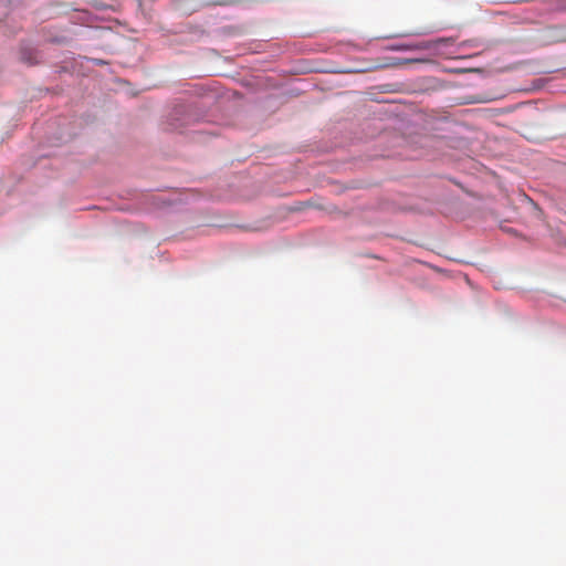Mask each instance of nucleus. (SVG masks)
Wrapping results in <instances>:
<instances>
[{"mask_svg": "<svg viewBox=\"0 0 566 566\" xmlns=\"http://www.w3.org/2000/svg\"><path fill=\"white\" fill-rule=\"evenodd\" d=\"M395 50H429L431 49V44L429 42H419V43H409L401 44L394 48Z\"/></svg>", "mask_w": 566, "mask_h": 566, "instance_id": "f257e3e1", "label": "nucleus"}]
</instances>
